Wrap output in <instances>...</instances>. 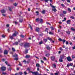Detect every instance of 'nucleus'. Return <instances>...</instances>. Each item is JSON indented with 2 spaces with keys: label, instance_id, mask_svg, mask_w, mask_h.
Segmentation results:
<instances>
[{
  "label": "nucleus",
  "instance_id": "obj_1",
  "mask_svg": "<svg viewBox=\"0 0 75 75\" xmlns=\"http://www.w3.org/2000/svg\"><path fill=\"white\" fill-rule=\"evenodd\" d=\"M27 70L29 72H31V73H32L33 74H35V75H38V72L37 71L36 72H33L31 71H30V69H29V68H28L27 69Z\"/></svg>",
  "mask_w": 75,
  "mask_h": 75
},
{
  "label": "nucleus",
  "instance_id": "obj_2",
  "mask_svg": "<svg viewBox=\"0 0 75 75\" xmlns=\"http://www.w3.org/2000/svg\"><path fill=\"white\" fill-rule=\"evenodd\" d=\"M30 43H26L24 45V48H28L30 47Z\"/></svg>",
  "mask_w": 75,
  "mask_h": 75
},
{
  "label": "nucleus",
  "instance_id": "obj_3",
  "mask_svg": "<svg viewBox=\"0 0 75 75\" xmlns=\"http://www.w3.org/2000/svg\"><path fill=\"white\" fill-rule=\"evenodd\" d=\"M67 61H69V62L72 61V59H71V57H70V56L67 57Z\"/></svg>",
  "mask_w": 75,
  "mask_h": 75
},
{
  "label": "nucleus",
  "instance_id": "obj_4",
  "mask_svg": "<svg viewBox=\"0 0 75 75\" xmlns=\"http://www.w3.org/2000/svg\"><path fill=\"white\" fill-rule=\"evenodd\" d=\"M1 69L2 71H5L6 69V67H5L2 66L1 67Z\"/></svg>",
  "mask_w": 75,
  "mask_h": 75
},
{
  "label": "nucleus",
  "instance_id": "obj_5",
  "mask_svg": "<svg viewBox=\"0 0 75 75\" xmlns=\"http://www.w3.org/2000/svg\"><path fill=\"white\" fill-rule=\"evenodd\" d=\"M18 33L17 32L15 31V33H13L12 34V36L13 37H16L17 36V33Z\"/></svg>",
  "mask_w": 75,
  "mask_h": 75
},
{
  "label": "nucleus",
  "instance_id": "obj_6",
  "mask_svg": "<svg viewBox=\"0 0 75 75\" xmlns=\"http://www.w3.org/2000/svg\"><path fill=\"white\" fill-rule=\"evenodd\" d=\"M45 48H47V50H51V47H50L49 45H46Z\"/></svg>",
  "mask_w": 75,
  "mask_h": 75
},
{
  "label": "nucleus",
  "instance_id": "obj_7",
  "mask_svg": "<svg viewBox=\"0 0 75 75\" xmlns=\"http://www.w3.org/2000/svg\"><path fill=\"white\" fill-rule=\"evenodd\" d=\"M69 66L72 67L73 66V63H71L70 64H67V66L68 68H69Z\"/></svg>",
  "mask_w": 75,
  "mask_h": 75
},
{
  "label": "nucleus",
  "instance_id": "obj_8",
  "mask_svg": "<svg viewBox=\"0 0 75 75\" xmlns=\"http://www.w3.org/2000/svg\"><path fill=\"white\" fill-rule=\"evenodd\" d=\"M40 28L38 27H37L35 30V31H36V32H38V33L40 32Z\"/></svg>",
  "mask_w": 75,
  "mask_h": 75
},
{
  "label": "nucleus",
  "instance_id": "obj_9",
  "mask_svg": "<svg viewBox=\"0 0 75 75\" xmlns=\"http://www.w3.org/2000/svg\"><path fill=\"white\" fill-rule=\"evenodd\" d=\"M51 59L52 61H54V60H55V57L54 56H52Z\"/></svg>",
  "mask_w": 75,
  "mask_h": 75
},
{
  "label": "nucleus",
  "instance_id": "obj_10",
  "mask_svg": "<svg viewBox=\"0 0 75 75\" xmlns=\"http://www.w3.org/2000/svg\"><path fill=\"white\" fill-rule=\"evenodd\" d=\"M8 54V51H7V50H5L4 51V54L5 55H7Z\"/></svg>",
  "mask_w": 75,
  "mask_h": 75
},
{
  "label": "nucleus",
  "instance_id": "obj_11",
  "mask_svg": "<svg viewBox=\"0 0 75 75\" xmlns=\"http://www.w3.org/2000/svg\"><path fill=\"white\" fill-rule=\"evenodd\" d=\"M65 57V55L64 54H62L61 56H60V58L62 59H64Z\"/></svg>",
  "mask_w": 75,
  "mask_h": 75
},
{
  "label": "nucleus",
  "instance_id": "obj_12",
  "mask_svg": "<svg viewBox=\"0 0 75 75\" xmlns=\"http://www.w3.org/2000/svg\"><path fill=\"white\" fill-rule=\"evenodd\" d=\"M1 13H6V11L4 9H2L1 11Z\"/></svg>",
  "mask_w": 75,
  "mask_h": 75
},
{
  "label": "nucleus",
  "instance_id": "obj_13",
  "mask_svg": "<svg viewBox=\"0 0 75 75\" xmlns=\"http://www.w3.org/2000/svg\"><path fill=\"white\" fill-rule=\"evenodd\" d=\"M13 45H18V42H15L13 43Z\"/></svg>",
  "mask_w": 75,
  "mask_h": 75
},
{
  "label": "nucleus",
  "instance_id": "obj_14",
  "mask_svg": "<svg viewBox=\"0 0 75 75\" xmlns=\"http://www.w3.org/2000/svg\"><path fill=\"white\" fill-rule=\"evenodd\" d=\"M39 21L40 23H43V20L41 18L39 20Z\"/></svg>",
  "mask_w": 75,
  "mask_h": 75
},
{
  "label": "nucleus",
  "instance_id": "obj_15",
  "mask_svg": "<svg viewBox=\"0 0 75 75\" xmlns=\"http://www.w3.org/2000/svg\"><path fill=\"white\" fill-rule=\"evenodd\" d=\"M52 10L53 11H54V12H56L57 11V9H56V8H52Z\"/></svg>",
  "mask_w": 75,
  "mask_h": 75
},
{
  "label": "nucleus",
  "instance_id": "obj_16",
  "mask_svg": "<svg viewBox=\"0 0 75 75\" xmlns=\"http://www.w3.org/2000/svg\"><path fill=\"white\" fill-rule=\"evenodd\" d=\"M52 67L53 68H56V64H53V65L52 66Z\"/></svg>",
  "mask_w": 75,
  "mask_h": 75
},
{
  "label": "nucleus",
  "instance_id": "obj_17",
  "mask_svg": "<svg viewBox=\"0 0 75 75\" xmlns=\"http://www.w3.org/2000/svg\"><path fill=\"white\" fill-rule=\"evenodd\" d=\"M25 58H30V56L26 55L25 57Z\"/></svg>",
  "mask_w": 75,
  "mask_h": 75
},
{
  "label": "nucleus",
  "instance_id": "obj_18",
  "mask_svg": "<svg viewBox=\"0 0 75 75\" xmlns=\"http://www.w3.org/2000/svg\"><path fill=\"white\" fill-rule=\"evenodd\" d=\"M25 54H27V53L28 52V49H26L25 50Z\"/></svg>",
  "mask_w": 75,
  "mask_h": 75
},
{
  "label": "nucleus",
  "instance_id": "obj_19",
  "mask_svg": "<svg viewBox=\"0 0 75 75\" xmlns=\"http://www.w3.org/2000/svg\"><path fill=\"white\" fill-rule=\"evenodd\" d=\"M63 59H61V58H60L59 59V62H63Z\"/></svg>",
  "mask_w": 75,
  "mask_h": 75
},
{
  "label": "nucleus",
  "instance_id": "obj_20",
  "mask_svg": "<svg viewBox=\"0 0 75 75\" xmlns=\"http://www.w3.org/2000/svg\"><path fill=\"white\" fill-rule=\"evenodd\" d=\"M13 57H15L16 58H17L18 57V55L17 54H15L14 55H13Z\"/></svg>",
  "mask_w": 75,
  "mask_h": 75
},
{
  "label": "nucleus",
  "instance_id": "obj_21",
  "mask_svg": "<svg viewBox=\"0 0 75 75\" xmlns=\"http://www.w3.org/2000/svg\"><path fill=\"white\" fill-rule=\"evenodd\" d=\"M41 13L42 14H45V10H43L42 12H41Z\"/></svg>",
  "mask_w": 75,
  "mask_h": 75
},
{
  "label": "nucleus",
  "instance_id": "obj_22",
  "mask_svg": "<svg viewBox=\"0 0 75 75\" xmlns=\"http://www.w3.org/2000/svg\"><path fill=\"white\" fill-rule=\"evenodd\" d=\"M71 30H72L73 31H75V28H74L71 27Z\"/></svg>",
  "mask_w": 75,
  "mask_h": 75
},
{
  "label": "nucleus",
  "instance_id": "obj_23",
  "mask_svg": "<svg viewBox=\"0 0 75 75\" xmlns=\"http://www.w3.org/2000/svg\"><path fill=\"white\" fill-rule=\"evenodd\" d=\"M23 21V19H19V22L20 23H22Z\"/></svg>",
  "mask_w": 75,
  "mask_h": 75
},
{
  "label": "nucleus",
  "instance_id": "obj_24",
  "mask_svg": "<svg viewBox=\"0 0 75 75\" xmlns=\"http://www.w3.org/2000/svg\"><path fill=\"white\" fill-rule=\"evenodd\" d=\"M66 33L67 34H68V35H69V34H70V31H66Z\"/></svg>",
  "mask_w": 75,
  "mask_h": 75
},
{
  "label": "nucleus",
  "instance_id": "obj_25",
  "mask_svg": "<svg viewBox=\"0 0 75 75\" xmlns=\"http://www.w3.org/2000/svg\"><path fill=\"white\" fill-rule=\"evenodd\" d=\"M71 21L70 20H68L67 21V23H68V24H69L70 23H70Z\"/></svg>",
  "mask_w": 75,
  "mask_h": 75
},
{
  "label": "nucleus",
  "instance_id": "obj_26",
  "mask_svg": "<svg viewBox=\"0 0 75 75\" xmlns=\"http://www.w3.org/2000/svg\"><path fill=\"white\" fill-rule=\"evenodd\" d=\"M45 56H46V57H48L50 56V54H45Z\"/></svg>",
  "mask_w": 75,
  "mask_h": 75
},
{
  "label": "nucleus",
  "instance_id": "obj_27",
  "mask_svg": "<svg viewBox=\"0 0 75 75\" xmlns=\"http://www.w3.org/2000/svg\"><path fill=\"white\" fill-rule=\"evenodd\" d=\"M50 6L52 7V8H55V6H52V4H50Z\"/></svg>",
  "mask_w": 75,
  "mask_h": 75
},
{
  "label": "nucleus",
  "instance_id": "obj_28",
  "mask_svg": "<svg viewBox=\"0 0 75 75\" xmlns=\"http://www.w3.org/2000/svg\"><path fill=\"white\" fill-rule=\"evenodd\" d=\"M20 37L23 38H24V36L23 35H21Z\"/></svg>",
  "mask_w": 75,
  "mask_h": 75
},
{
  "label": "nucleus",
  "instance_id": "obj_29",
  "mask_svg": "<svg viewBox=\"0 0 75 75\" xmlns=\"http://www.w3.org/2000/svg\"><path fill=\"white\" fill-rule=\"evenodd\" d=\"M8 10L10 11H12V10H11V7H8Z\"/></svg>",
  "mask_w": 75,
  "mask_h": 75
},
{
  "label": "nucleus",
  "instance_id": "obj_30",
  "mask_svg": "<svg viewBox=\"0 0 75 75\" xmlns=\"http://www.w3.org/2000/svg\"><path fill=\"white\" fill-rule=\"evenodd\" d=\"M13 37L14 36H13V35L11 36L10 37V39H11V40H13V39H14Z\"/></svg>",
  "mask_w": 75,
  "mask_h": 75
},
{
  "label": "nucleus",
  "instance_id": "obj_31",
  "mask_svg": "<svg viewBox=\"0 0 75 75\" xmlns=\"http://www.w3.org/2000/svg\"><path fill=\"white\" fill-rule=\"evenodd\" d=\"M43 40L45 42H47V41H48L47 39H44Z\"/></svg>",
  "mask_w": 75,
  "mask_h": 75
},
{
  "label": "nucleus",
  "instance_id": "obj_32",
  "mask_svg": "<svg viewBox=\"0 0 75 75\" xmlns=\"http://www.w3.org/2000/svg\"><path fill=\"white\" fill-rule=\"evenodd\" d=\"M63 14H67V11H63Z\"/></svg>",
  "mask_w": 75,
  "mask_h": 75
},
{
  "label": "nucleus",
  "instance_id": "obj_33",
  "mask_svg": "<svg viewBox=\"0 0 75 75\" xmlns=\"http://www.w3.org/2000/svg\"><path fill=\"white\" fill-rule=\"evenodd\" d=\"M36 67H39L40 66V64H36Z\"/></svg>",
  "mask_w": 75,
  "mask_h": 75
},
{
  "label": "nucleus",
  "instance_id": "obj_34",
  "mask_svg": "<svg viewBox=\"0 0 75 75\" xmlns=\"http://www.w3.org/2000/svg\"><path fill=\"white\" fill-rule=\"evenodd\" d=\"M49 34H50V35H54V33L51 32H50L49 33Z\"/></svg>",
  "mask_w": 75,
  "mask_h": 75
},
{
  "label": "nucleus",
  "instance_id": "obj_35",
  "mask_svg": "<svg viewBox=\"0 0 75 75\" xmlns=\"http://www.w3.org/2000/svg\"><path fill=\"white\" fill-rule=\"evenodd\" d=\"M12 50L13 52H15L16 51V50H15V49L14 48H12Z\"/></svg>",
  "mask_w": 75,
  "mask_h": 75
},
{
  "label": "nucleus",
  "instance_id": "obj_36",
  "mask_svg": "<svg viewBox=\"0 0 75 75\" xmlns=\"http://www.w3.org/2000/svg\"><path fill=\"white\" fill-rule=\"evenodd\" d=\"M66 20H67V18H64V20H62V22H63L65 21Z\"/></svg>",
  "mask_w": 75,
  "mask_h": 75
},
{
  "label": "nucleus",
  "instance_id": "obj_37",
  "mask_svg": "<svg viewBox=\"0 0 75 75\" xmlns=\"http://www.w3.org/2000/svg\"><path fill=\"white\" fill-rule=\"evenodd\" d=\"M48 40H50V41H52V39L51 38H50L49 37L47 38Z\"/></svg>",
  "mask_w": 75,
  "mask_h": 75
},
{
  "label": "nucleus",
  "instance_id": "obj_38",
  "mask_svg": "<svg viewBox=\"0 0 75 75\" xmlns=\"http://www.w3.org/2000/svg\"><path fill=\"white\" fill-rule=\"evenodd\" d=\"M48 28H46L45 30V31L48 32Z\"/></svg>",
  "mask_w": 75,
  "mask_h": 75
},
{
  "label": "nucleus",
  "instance_id": "obj_39",
  "mask_svg": "<svg viewBox=\"0 0 75 75\" xmlns=\"http://www.w3.org/2000/svg\"><path fill=\"white\" fill-rule=\"evenodd\" d=\"M70 18H72V19H75V17H74L73 16H72L70 17Z\"/></svg>",
  "mask_w": 75,
  "mask_h": 75
},
{
  "label": "nucleus",
  "instance_id": "obj_40",
  "mask_svg": "<svg viewBox=\"0 0 75 75\" xmlns=\"http://www.w3.org/2000/svg\"><path fill=\"white\" fill-rule=\"evenodd\" d=\"M62 41H63V44H64V43H65V42L66 41V40L64 39H63L62 40Z\"/></svg>",
  "mask_w": 75,
  "mask_h": 75
},
{
  "label": "nucleus",
  "instance_id": "obj_41",
  "mask_svg": "<svg viewBox=\"0 0 75 75\" xmlns=\"http://www.w3.org/2000/svg\"><path fill=\"white\" fill-rule=\"evenodd\" d=\"M36 13H37V16H38L39 15V12L38 11H36Z\"/></svg>",
  "mask_w": 75,
  "mask_h": 75
},
{
  "label": "nucleus",
  "instance_id": "obj_42",
  "mask_svg": "<svg viewBox=\"0 0 75 75\" xmlns=\"http://www.w3.org/2000/svg\"><path fill=\"white\" fill-rule=\"evenodd\" d=\"M39 21V18H37L36 19V21L37 22H38V21Z\"/></svg>",
  "mask_w": 75,
  "mask_h": 75
},
{
  "label": "nucleus",
  "instance_id": "obj_43",
  "mask_svg": "<svg viewBox=\"0 0 75 75\" xmlns=\"http://www.w3.org/2000/svg\"><path fill=\"white\" fill-rule=\"evenodd\" d=\"M8 71H11V69L10 67H9L8 68Z\"/></svg>",
  "mask_w": 75,
  "mask_h": 75
},
{
  "label": "nucleus",
  "instance_id": "obj_44",
  "mask_svg": "<svg viewBox=\"0 0 75 75\" xmlns=\"http://www.w3.org/2000/svg\"><path fill=\"white\" fill-rule=\"evenodd\" d=\"M68 11H69V12H71V10L70 9V8H68Z\"/></svg>",
  "mask_w": 75,
  "mask_h": 75
},
{
  "label": "nucleus",
  "instance_id": "obj_45",
  "mask_svg": "<svg viewBox=\"0 0 75 75\" xmlns=\"http://www.w3.org/2000/svg\"><path fill=\"white\" fill-rule=\"evenodd\" d=\"M13 5L14 6H17V4L16 3H15L13 4Z\"/></svg>",
  "mask_w": 75,
  "mask_h": 75
},
{
  "label": "nucleus",
  "instance_id": "obj_46",
  "mask_svg": "<svg viewBox=\"0 0 75 75\" xmlns=\"http://www.w3.org/2000/svg\"><path fill=\"white\" fill-rule=\"evenodd\" d=\"M50 28H51L52 31V30H54V28H53V27H51Z\"/></svg>",
  "mask_w": 75,
  "mask_h": 75
},
{
  "label": "nucleus",
  "instance_id": "obj_47",
  "mask_svg": "<svg viewBox=\"0 0 75 75\" xmlns=\"http://www.w3.org/2000/svg\"><path fill=\"white\" fill-rule=\"evenodd\" d=\"M58 40L60 41H62V39H61V38H59Z\"/></svg>",
  "mask_w": 75,
  "mask_h": 75
},
{
  "label": "nucleus",
  "instance_id": "obj_48",
  "mask_svg": "<svg viewBox=\"0 0 75 75\" xmlns=\"http://www.w3.org/2000/svg\"><path fill=\"white\" fill-rule=\"evenodd\" d=\"M14 60H16V61H17L18 59V58H15L14 59Z\"/></svg>",
  "mask_w": 75,
  "mask_h": 75
},
{
  "label": "nucleus",
  "instance_id": "obj_49",
  "mask_svg": "<svg viewBox=\"0 0 75 75\" xmlns=\"http://www.w3.org/2000/svg\"><path fill=\"white\" fill-rule=\"evenodd\" d=\"M29 25L30 26V29H31V30H33V28H32V27H31V25L30 24H29Z\"/></svg>",
  "mask_w": 75,
  "mask_h": 75
},
{
  "label": "nucleus",
  "instance_id": "obj_50",
  "mask_svg": "<svg viewBox=\"0 0 75 75\" xmlns=\"http://www.w3.org/2000/svg\"><path fill=\"white\" fill-rule=\"evenodd\" d=\"M28 11H31V9L30 8H29L28 9Z\"/></svg>",
  "mask_w": 75,
  "mask_h": 75
},
{
  "label": "nucleus",
  "instance_id": "obj_51",
  "mask_svg": "<svg viewBox=\"0 0 75 75\" xmlns=\"http://www.w3.org/2000/svg\"><path fill=\"white\" fill-rule=\"evenodd\" d=\"M66 44L67 45H68L69 44V42L68 41H66Z\"/></svg>",
  "mask_w": 75,
  "mask_h": 75
},
{
  "label": "nucleus",
  "instance_id": "obj_52",
  "mask_svg": "<svg viewBox=\"0 0 75 75\" xmlns=\"http://www.w3.org/2000/svg\"><path fill=\"white\" fill-rule=\"evenodd\" d=\"M44 35V34L43 33H41L39 35L40 36H42Z\"/></svg>",
  "mask_w": 75,
  "mask_h": 75
},
{
  "label": "nucleus",
  "instance_id": "obj_53",
  "mask_svg": "<svg viewBox=\"0 0 75 75\" xmlns=\"http://www.w3.org/2000/svg\"><path fill=\"white\" fill-rule=\"evenodd\" d=\"M18 65H19L20 66H21V67H22V65H21V64L20 62H19V64H18Z\"/></svg>",
  "mask_w": 75,
  "mask_h": 75
},
{
  "label": "nucleus",
  "instance_id": "obj_54",
  "mask_svg": "<svg viewBox=\"0 0 75 75\" xmlns=\"http://www.w3.org/2000/svg\"><path fill=\"white\" fill-rule=\"evenodd\" d=\"M44 0L45 1V2H46V3L48 2V1H49V0Z\"/></svg>",
  "mask_w": 75,
  "mask_h": 75
},
{
  "label": "nucleus",
  "instance_id": "obj_55",
  "mask_svg": "<svg viewBox=\"0 0 75 75\" xmlns=\"http://www.w3.org/2000/svg\"><path fill=\"white\" fill-rule=\"evenodd\" d=\"M46 23H47V24H49L50 25H51V24H50V23H48V22H47Z\"/></svg>",
  "mask_w": 75,
  "mask_h": 75
},
{
  "label": "nucleus",
  "instance_id": "obj_56",
  "mask_svg": "<svg viewBox=\"0 0 75 75\" xmlns=\"http://www.w3.org/2000/svg\"><path fill=\"white\" fill-rule=\"evenodd\" d=\"M19 74L20 75H23V73L22 72H19Z\"/></svg>",
  "mask_w": 75,
  "mask_h": 75
},
{
  "label": "nucleus",
  "instance_id": "obj_57",
  "mask_svg": "<svg viewBox=\"0 0 75 75\" xmlns=\"http://www.w3.org/2000/svg\"><path fill=\"white\" fill-rule=\"evenodd\" d=\"M1 50V48L0 47V53H1L2 52V51Z\"/></svg>",
  "mask_w": 75,
  "mask_h": 75
},
{
  "label": "nucleus",
  "instance_id": "obj_58",
  "mask_svg": "<svg viewBox=\"0 0 75 75\" xmlns=\"http://www.w3.org/2000/svg\"><path fill=\"white\" fill-rule=\"evenodd\" d=\"M44 60H45V61H47V58H46L45 57H44Z\"/></svg>",
  "mask_w": 75,
  "mask_h": 75
},
{
  "label": "nucleus",
  "instance_id": "obj_59",
  "mask_svg": "<svg viewBox=\"0 0 75 75\" xmlns=\"http://www.w3.org/2000/svg\"><path fill=\"white\" fill-rule=\"evenodd\" d=\"M61 6H62V7H65V5H64L63 4H61Z\"/></svg>",
  "mask_w": 75,
  "mask_h": 75
},
{
  "label": "nucleus",
  "instance_id": "obj_60",
  "mask_svg": "<svg viewBox=\"0 0 75 75\" xmlns=\"http://www.w3.org/2000/svg\"><path fill=\"white\" fill-rule=\"evenodd\" d=\"M42 41H41L39 42V44L40 45L42 44Z\"/></svg>",
  "mask_w": 75,
  "mask_h": 75
},
{
  "label": "nucleus",
  "instance_id": "obj_61",
  "mask_svg": "<svg viewBox=\"0 0 75 75\" xmlns=\"http://www.w3.org/2000/svg\"><path fill=\"white\" fill-rule=\"evenodd\" d=\"M72 58L73 59H74V58H75V56H74V55H73L72 56Z\"/></svg>",
  "mask_w": 75,
  "mask_h": 75
},
{
  "label": "nucleus",
  "instance_id": "obj_62",
  "mask_svg": "<svg viewBox=\"0 0 75 75\" xmlns=\"http://www.w3.org/2000/svg\"><path fill=\"white\" fill-rule=\"evenodd\" d=\"M2 37H3V38H4V37H6L5 36V35H2Z\"/></svg>",
  "mask_w": 75,
  "mask_h": 75
},
{
  "label": "nucleus",
  "instance_id": "obj_63",
  "mask_svg": "<svg viewBox=\"0 0 75 75\" xmlns=\"http://www.w3.org/2000/svg\"><path fill=\"white\" fill-rule=\"evenodd\" d=\"M24 74L25 75H27V72H26V71H25L24 72Z\"/></svg>",
  "mask_w": 75,
  "mask_h": 75
},
{
  "label": "nucleus",
  "instance_id": "obj_64",
  "mask_svg": "<svg viewBox=\"0 0 75 75\" xmlns=\"http://www.w3.org/2000/svg\"><path fill=\"white\" fill-rule=\"evenodd\" d=\"M54 75H58V73H56L54 74Z\"/></svg>",
  "mask_w": 75,
  "mask_h": 75
}]
</instances>
